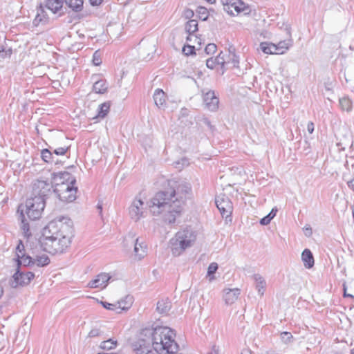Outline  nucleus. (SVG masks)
<instances>
[{"label": "nucleus", "instance_id": "obj_14", "mask_svg": "<svg viewBox=\"0 0 354 354\" xmlns=\"http://www.w3.org/2000/svg\"><path fill=\"white\" fill-rule=\"evenodd\" d=\"M134 249L133 255L134 259L140 261L143 259L147 254V245L146 243L140 240L139 238H136L133 241Z\"/></svg>", "mask_w": 354, "mask_h": 354}, {"label": "nucleus", "instance_id": "obj_3", "mask_svg": "<svg viewBox=\"0 0 354 354\" xmlns=\"http://www.w3.org/2000/svg\"><path fill=\"white\" fill-rule=\"evenodd\" d=\"M174 192H157L150 200L149 209L156 216H160L166 224H174L183 210V197L174 199Z\"/></svg>", "mask_w": 354, "mask_h": 354}, {"label": "nucleus", "instance_id": "obj_41", "mask_svg": "<svg viewBox=\"0 0 354 354\" xmlns=\"http://www.w3.org/2000/svg\"><path fill=\"white\" fill-rule=\"evenodd\" d=\"M92 62L95 66H99L101 64V63H102L101 55L98 51H95L93 53Z\"/></svg>", "mask_w": 354, "mask_h": 354}, {"label": "nucleus", "instance_id": "obj_26", "mask_svg": "<svg viewBox=\"0 0 354 354\" xmlns=\"http://www.w3.org/2000/svg\"><path fill=\"white\" fill-rule=\"evenodd\" d=\"M215 58L217 61V64L221 66L223 73L225 70V66L227 68L228 66H230V60L227 59V53H223L221 52Z\"/></svg>", "mask_w": 354, "mask_h": 354}, {"label": "nucleus", "instance_id": "obj_56", "mask_svg": "<svg viewBox=\"0 0 354 354\" xmlns=\"http://www.w3.org/2000/svg\"><path fill=\"white\" fill-rule=\"evenodd\" d=\"M348 145V143H346L345 141L344 142H337V146L339 147V150H344L346 147Z\"/></svg>", "mask_w": 354, "mask_h": 354}, {"label": "nucleus", "instance_id": "obj_1", "mask_svg": "<svg viewBox=\"0 0 354 354\" xmlns=\"http://www.w3.org/2000/svg\"><path fill=\"white\" fill-rule=\"evenodd\" d=\"M176 333L169 328L158 326L141 330L138 340L133 344L136 354H153L151 347L158 354H174L178 350Z\"/></svg>", "mask_w": 354, "mask_h": 354}, {"label": "nucleus", "instance_id": "obj_6", "mask_svg": "<svg viewBox=\"0 0 354 354\" xmlns=\"http://www.w3.org/2000/svg\"><path fill=\"white\" fill-rule=\"evenodd\" d=\"M45 207V201L41 198L31 197L26 203V214L30 220H36L41 217Z\"/></svg>", "mask_w": 354, "mask_h": 354}, {"label": "nucleus", "instance_id": "obj_10", "mask_svg": "<svg viewBox=\"0 0 354 354\" xmlns=\"http://www.w3.org/2000/svg\"><path fill=\"white\" fill-rule=\"evenodd\" d=\"M215 203L223 217H230L233 211V205L228 196L220 194L216 197Z\"/></svg>", "mask_w": 354, "mask_h": 354}, {"label": "nucleus", "instance_id": "obj_34", "mask_svg": "<svg viewBox=\"0 0 354 354\" xmlns=\"http://www.w3.org/2000/svg\"><path fill=\"white\" fill-rule=\"evenodd\" d=\"M117 345V342L109 339L106 341L102 342L100 344V348L104 350H110L114 348Z\"/></svg>", "mask_w": 354, "mask_h": 354}, {"label": "nucleus", "instance_id": "obj_60", "mask_svg": "<svg viewBox=\"0 0 354 354\" xmlns=\"http://www.w3.org/2000/svg\"><path fill=\"white\" fill-rule=\"evenodd\" d=\"M344 297L354 299V296L353 295L346 293V288L345 285H344Z\"/></svg>", "mask_w": 354, "mask_h": 354}, {"label": "nucleus", "instance_id": "obj_55", "mask_svg": "<svg viewBox=\"0 0 354 354\" xmlns=\"http://www.w3.org/2000/svg\"><path fill=\"white\" fill-rule=\"evenodd\" d=\"M24 249V245H23L22 242H21V241H19V244H18V245H17V253H19V254H20L21 255L22 254H24V253L23 252Z\"/></svg>", "mask_w": 354, "mask_h": 354}, {"label": "nucleus", "instance_id": "obj_64", "mask_svg": "<svg viewBox=\"0 0 354 354\" xmlns=\"http://www.w3.org/2000/svg\"><path fill=\"white\" fill-rule=\"evenodd\" d=\"M176 164V167L178 168V169H180L181 167L179 166L180 165V162H175Z\"/></svg>", "mask_w": 354, "mask_h": 354}, {"label": "nucleus", "instance_id": "obj_37", "mask_svg": "<svg viewBox=\"0 0 354 354\" xmlns=\"http://www.w3.org/2000/svg\"><path fill=\"white\" fill-rule=\"evenodd\" d=\"M197 13L203 21H205L208 17L207 10L204 7H199L197 10Z\"/></svg>", "mask_w": 354, "mask_h": 354}, {"label": "nucleus", "instance_id": "obj_33", "mask_svg": "<svg viewBox=\"0 0 354 354\" xmlns=\"http://www.w3.org/2000/svg\"><path fill=\"white\" fill-rule=\"evenodd\" d=\"M110 105L109 103H103L99 106V111L97 117L104 118L109 111Z\"/></svg>", "mask_w": 354, "mask_h": 354}, {"label": "nucleus", "instance_id": "obj_47", "mask_svg": "<svg viewBox=\"0 0 354 354\" xmlns=\"http://www.w3.org/2000/svg\"><path fill=\"white\" fill-rule=\"evenodd\" d=\"M343 178L344 180L347 182V185L349 187V188L354 191V178H348L346 174H344L343 176Z\"/></svg>", "mask_w": 354, "mask_h": 354}, {"label": "nucleus", "instance_id": "obj_38", "mask_svg": "<svg viewBox=\"0 0 354 354\" xmlns=\"http://www.w3.org/2000/svg\"><path fill=\"white\" fill-rule=\"evenodd\" d=\"M23 211L24 209H21V215H20V217H21V223H22V226H21V228L25 234V236H28V232H29V225H28V223L25 222V219H24V215L23 214Z\"/></svg>", "mask_w": 354, "mask_h": 354}, {"label": "nucleus", "instance_id": "obj_46", "mask_svg": "<svg viewBox=\"0 0 354 354\" xmlns=\"http://www.w3.org/2000/svg\"><path fill=\"white\" fill-rule=\"evenodd\" d=\"M216 65H218V64H217V61L215 57L214 58H213V57L209 58L206 61V66L209 68L213 69Z\"/></svg>", "mask_w": 354, "mask_h": 354}, {"label": "nucleus", "instance_id": "obj_43", "mask_svg": "<svg viewBox=\"0 0 354 354\" xmlns=\"http://www.w3.org/2000/svg\"><path fill=\"white\" fill-rule=\"evenodd\" d=\"M270 47V44L268 42H261L260 44L261 50L266 54H271V50Z\"/></svg>", "mask_w": 354, "mask_h": 354}, {"label": "nucleus", "instance_id": "obj_16", "mask_svg": "<svg viewBox=\"0 0 354 354\" xmlns=\"http://www.w3.org/2000/svg\"><path fill=\"white\" fill-rule=\"evenodd\" d=\"M241 294L239 288H225L223 290V299L227 305H232Z\"/></svg>", "mask_w": 354, "mask_h": 354}, {"label": "nucleus", "instance_id": "obj_5", "mask_svg": "<svg viewBox=\"0 0 354 354\" xmlns=\"http://www.w3.org/2000/svg\"><path fill=\"white\" fill-rule=\"evenodd\" d=\"M59 176L60 178L66 180V181L70 180V182L57 183L54 192L62 201H73L76 198V192L77 190V188L73 186V184L75 183V179H71L70 174L66 171L59 173Z\"/></svg>", "mask_w": 354, "mask_h": 354}, {"label": "nucleus", "instance_id": "obj_32", "mask_svg": "<svg viewBox=\"0 0 354 354\" xmlns=\"http://www.w3.org/2000/svg\"><path fill=\"white\" fill-rule=\"evenodd\" d=\"M339 105L343 111H350L352 109V102L348 97H342L339 99Z\"/></svg>", "mask_w": 354, "mask_h": 354}, {"label": "nucleus", "instance_id": "obj_2", "mask_svg": "<svg viewBox=\"0 0 354 354\" xmlns=\"http://www.w3.org/2000/svg\"><path fill=\"white\" fill-rule=\"evenodd\" d=\"M73 236L71 222L54 220L42 230L39 242L43 250L51 254L62 253L67 249Z\"/></svg>", "mask_w": 354, "mask_h": 354}, {"label": "nucleus", "instance_id": "obj_8", "mask_svg": "<svg viewBox=\"0 0 354 354\" xmlns=\"http://www.w3.org/2000/svg\"><path fill=\"white\" fill-rule=\"evenodd\" d=\"M53 185L48 180L38 179L32 184V197H39L45 201L46 197L51 192Z\"/></svg>", "mask_w": 354, "mask_h": 354}, {"label": "nucleus", "instance_id": "obj_27", "mask_svg": "<svg viewBox=\"0 0 354 354\" xmlns=\"http://www.w3.org/2000/svg\"><path fill=\"white\" fill-rule=\"evenodd\" d=\"M47 19L45 17L44 11L41 7H39V8L37 9V13L32 24L35 26H38L41 23H45Z\"/></svg>", "mask_w": 354, "mask_h": 354}, {"label": "nucleus", "instance_id": "obj_12", "mask_svg": "<svg viewBox=\"0 0 354 354\" xmlns=\"http://www.w3.org/2000/svg\"><path fill=\"white\" fill-rule=\"evenodd\" d=\"M203 102L205 107L211 111H216L218 108L219 100L214 91L209 90L203 93Z\"/></svg>", "mask_w": 354, "mask_h": 354}, {"label": "nucleus", "instance_id": "obj_48", "mask_svg": "<svg viewBox=\"0 0 354 354\" xmlns=\"http://www.w3.org/2000/svg\"><path fill=\"white\" fill-rule=\"evenodd\" d=\"M194 11L192 9L186 8L183 11V17L187 19H189L194 16Z\"/></svg>", "mask_w": 354, "mask_h": 354}, {"label": "nucleus", "instance_id": "obj_62", "mask_svg": "<svg viewBox=\"0 0 354 354\" xmlns=\"http://www.w3.org/2000/svg\"><path fill=\"white\" fill-rule=\"evenodd\" d=\"M241 354H252V352L250 350L245 349L241 352Z\"/></svg>", "mask_w": 354, "mask_h": 354}, {"label": "nucleus", "instance_id": "obj_44", "mask_svg": "<svg viewBox=\"0 0 354 354\" xmlns=\"http://www.w3.org/2000/svg\"><path fill=\"white\" fill-rule=\"evenodd\" d=\"M216 50V46L214 44H209L206 46L205 51L207 55L213 54Z\"/></svg>", "mask_w": 354, "mask_h": 354}, {"label": "nucleus", "instance_id": "obj_20", "mask_svg": "<svg viewBox=\"0 0 354 354\" xmlns=\"http://www.w3.org/2000/svg\"><path fill=\"white\" fill-rule=\"evenodd\" d=\"M133 302V297L131 295H127L117 302L118 308L121 310H127L131 308Z\"/></svg>", "mask_w": 354, "mask_h": 354}, {"label": "nucleus", "instance_id": "obj_19", "mask_svg": "<svg viewBox=\"0 0 354 354\" xmlns=\"http://www.w3.org/2000/svg\"><path fill=\"white\" fill-rule=\"evenodd\" d=\"M252 277L256 283L255 286L259 295L261 296L263 295L266 286L264 278L259 274H254Z\"/></svg>", "mask_w": 354, "mask_h": 354}, {"label": "nucleus", "instance_id": "obj_59", "mask_svg": "<svg viewBox=\"0 0 354 354\" xmlns=\"http://www.w3.org/2000/svg\"><path fill=\"white\" fill-rule=\"evenodd\" d=\"M89 1L92 6H95L100 5L102 3L103 0H89Z\"/></svg>", "mask_w": 354, "mask_h": 354}, {"label": "nucleus", "instance_id": "obj_7", "mask_svg": "<svg viewBox=\"0 0 354 354\" xmlns=\"http://www.w3.org/2000/svg\"><path fill=\"white\" fill-rule=\"evenodd\" d=\"M223 6V10L230 15H238L243 12L244 15H248L250 12V9L241 0H221Z\"/></svg>", "mask_w": 354, "mask_h": 354}, {"label": "nucleus", "instance_id": "obj_63", "mask_svg": "<svg viewBox=\"0 0 354 354\" xmlns=\"http://www.w3.org/2000/svg\"><path fill=\"white\" fill-rule=\"evenodd\" d=\"M97 209H100V212H102V205L100 204H98L97 206Z\"/></svg>", "mask_w": 354, "mask_h": 354}, {"label": "nucleus", "instance_id": "obj_9", "mask_svg": "<svg viewBox=\"0 0 354 354\" xmlns=\"http://www.w3.org/2000/svg\"><path fill=\"white\" fill-rule=\"evenodd\" d=\"M145 213L146 205L144 201L140 198L136 197L129 208V214L131 218L137 222L141 218L145 216Z\"/></svg>", "mask_w": 354, "mask_h": 354}, {"label": "nucleus", "instance_id": "obj_49", "mask_svg": "<svg viewBox=\"0 0 354 354\" xmlns=\"http://www.w3.org/2000/svg\"><path fill=\"white\" fill-rule=\"evenodd\" d=\"M12 54V50L10 48L8 50H0V59H4L6 57H9Z\"/></svg>", "mask_w": 354, "mask_h": 354}, {"label": "nucleus", "instance_id": "obj_31", "mask_svg": "<svg viewBox=\"0 0 354 354\" xmlns=\"http://www.w3.org/2000/svg\"><path fill=\"white\" fill-rule=\"evenodd\" d=\"M53 147H49V149H44L41 151V158L46 162H51L53 161Z\"/></svg>", "mask_w": 354, "mask_h": 354}, {"label": "nucleus", "instance_id": "obj_45", "mask_svg": "<svg viewBox=\"0 0 354 354\" xmlns=\"http://www.w3.org/2000/svg\"><path fill=\"white\" fill-rule=\"evenodd\" d=\"M218 269V265L216 263H212L209 264L207 268V274L211 276L214 274Z\"/></svg>", "mask_w": 354, "mask_h": 354}, {"label": "nucleus", "instance_id": "obj_15", "mask_svg": "<svg viewBox=\"0 0 354 354\" xmlns=\"http://www.w3.org/2000/svg\"><path fill=\"white\" fill-rule=\"evenodd\" d=\"M111 278V276L107 273H100L88 283V286L91 288H104Z\"/></svg>", "mask_w": 354, "mask_h": 354}, {"label": "nucleus", "instance_id": "obj_17", "mask_svg": "<svg viewBox=\"0 0 354 354\" xmlns=\"http://www.w3.org/2000/svg\"><path fill=\"white\" fill-rule=\"evenodd\" d=\"M301 260L306 268H311L313 267L315 260L311 251L309 249H305L301 253Z\"/></svg>", "mask_w": 354, "mask_h": 354}, {"label": "nucleus", "instance_id": "obj_4", "mask_svg": "<svg viewBox=\"0 0 354 354\" xmlns=\"http://www.w3.org/2000/svg\"><path fill=\"white\" fill-rule=\"evenodd\" d=\"M196 239V233L190 227L178 231L170 241L172 254L180 255L187 248H190Z\"/></svg>", "mask_w": 354, "mask_h": 354}, {"label": "nucleus", "instance_id": "obj_61", "mask_svg": "<svg viewBox=\"0 0 354 354\" xmlns=\"http://www.w3.org/2000/svg\"><path fill=\"white\" fill-rule=\"evenodd\" d=\"M263 354H279V353L274 350H269L266 351Z\"/></svg>", "mask_w": 354, "mask_h": 354}, {"label": "nucleus", "instance_id": "obj_58", "mask_svg": "<svg viewBox=\"0 0 354 354\" xmlns=\"http://www.w3.org/2000/svg\"><path fill=\"white\" fill-rule=\"evenodd\" d=\"M277 212V208H272L270 212L267 216H270V219L272 220L276 216Z\"/></svg>", "mask_w": 354, "mask_h": 354}, {"label": "nucleus", "instance_id": "obj_57", "mask_svg": "<svg viewBox=\"0 0 354 354\" xmlns=\"http://www.w3.org/2000/svg\"><path fill=\"white\" fill-rule=\"evenodd\" d=\"M307 130L309 133H313L314 131V124L312 122H309L307 124Z\"/></svg>", "mask_w": 354, "mask_h": 354}, {"label": "nucleus", "instance_id": "obj_28", "mask_svg": "<svg viewBox=\"0 0 354 354\" xmlns=\"http://www.w3.org/2000/svg\"><path fill=\"white\" fill-rule=\"evenodd\" d=\"M17 261L18 266H32L33 259L28 255H25L24 254L21 255L20 254L17 253Z\"/></svg>", "mask_w": 354, "mask_h": 354}, {"label": "nucleus", "instance_id": "obj_18", "mask_svg": "<svg viewBox=\"0 0 354 354\" xmlns=\"http://www.w3.org/2000/svg\"><path fill=\"white\" fill-rule=\"evenodd\" d=\"M155 104L159 108H163L166 104V95L162 89H156L153 93Z\"/></svg>", "mask_w": 354, "mask_h": 354}, {"label": "nucleus", "instance_id": "obj_35", "mask_svg": "<svg viewBox=\"0 0 354 354\" xmlns=\"http://www.w3.org/2000/svg\"><path fill=\"white\" fill-rule=\"evenodd\" d=\"M281 341L285 344H290L293 342L294 337L289 332H282L281 333Z\"/></svg>", "mask_w": 354, "mask_h": 354}, {"label": "nucleus", "instance_id": "obj_29", "mask_svg": "<svg viewBox=\"0 0 354 354\" xmlns=\"http://www.w3.org/2000/svg\"><path fill=\"white\" fill-rule=\"evenodd\" d=\"M93 89L96 93H104L106 91L107 86L104 80H99L95 82Z\"/></svg>", "mask_w": 354, "mask_h": 354}, {"label": "nucleus", "instance_id": "obj_36", "mask_svg": "<svg viewBox=\"0 0 354 354\" xmlns=\"http://www.w3.org/2000/svg\"><path fill=\"white\" fill-rule=\"evenodd\" d=\"M290 43L286 41H281L277 44V48L280 52V54H283L290 46Z\"/></svg>", "mask_w": 354, "mask_h": 354}, {"label": "nucleus", "instance_id": "obj_30", "mask_svg": "<svg viewBox=\"0 0 354 354\" xmlns=\"http://www.w3.org/2000/svg\"><path fill=\"white\" fill-rule=\"evenodd\" d=\"M185 30L189 35L195 32L198 30V22L196 20L190 19L185 25Z\"/></svg>", "mask_w": 354, "mask_h": 354}, {"label": "nucleus", "instance_id": "obj_24", "mask_svg": "<svg viewBox=\"0 0 354 354\" xmlns=\"http://www.w3.org/2000/svg\"><path fill=\"white\" fill-rule=\"evenodd\" d=\"M50 263V259L46 254H42L39 256H36L35 259H33L32 265H37L39 267H44L48 265Z\"/></svg>", "mask_w": 354, "mask_h": 354}, {"label": "nucleus", "instance_id": "obj_42", "mask_svg": "<svg viewBox=\"0 0 354 354\" xmlns=\"http://www.w3.org/2000/svg\"><path fill=\"white\" fill-rule=\"evenodd\" d=\"M195 47L194 46L187 45L183 48V53L185 55H189L194 53Z\"/></svg>", "mask_w": 354, "mask_h": 354}, {"label": "nucleus", "instance_id": "obj_13", "mask_svg": "<svg viewBox=\"0 0 354 354\" xmlns=\"http://www.w3.org/2000/svg\"><path fill=\"white\" fill-rule=\"evenodd\" d=\"M168 192H174V199L180 198V196L183 197V204L187 198V195L189 194L192 192V186L190 183L187 182L180 183L176 189L168 190Z\"/></svg>", "mask_w": 354, "mask_h": 354}, {"label": "nucleus", "instance_id": "obj_50", "mask_svg": "<svg viewBox=\"0 0 354 354\" xmlns=\"http://www.w3.org/2000/svg\"><path fill=\"white\" fill-rule=\"evenodd\" d=\"M8 345V339L0 334V352Z\"/></svg>", "mask_w": 354, "mask_h": 354}, {"label": "nucleus", "instance_id": "obj_21", "mask_svg": "<svg viewBox=\"0 0 354 354\" xmlns=\"http://www.w3.org/2000/svg\"><path fill=\"white\" fill-rule=\"evenodd\" d=\"M171 307V302L167 298L160 300L157 304V310L161 314H167Z\"/></svg>", "mask_w": 354, "mask_h": 354}, {"label": "nucleus", "instance_id": "obj_52", "mask_svg": "<svg viewBox=\"0 0 354 354\" xmlns=\"http://www.w3.org/2000/svg\"><path fill=\"white\" fill-rule=\"evenodd\" d=\"M270 221V216H266L260 220V223L263 225H268Z\"/></svg>", "mask_w": 354, "mask_h": 354}, {"label": "nucleus", "instance_id": "obj_40", "mask_svg": "<svg viewBox=\"0 0 354 354\" xmlns=\"http://www.w3.org/2000/svg\"><path fill=\"white\" fill-rule=\"evenodd\" d=\"M68 149L69 147H57L53 149V153L57 156L64 155Z\"/></svg>", "mask_w": 354, "mask_h": 354}, {"label": "nucleus", "instance_id": "obj_51", "mask_svg": "<svg viewBox=\"0 0 354 354\" xmlns=\"http://www.w3.org/2000/svg\"><path fill=\"white\" fill-rule=\"evenodd\" d=\"M100 335V331L97 328L92 329L88 333V336L91 337H97V336H99Z\"/></svg>", "mask_w": 354, "mask_h": 354}, {"label": "nucleus", "instance_id": "obj_22", "mask_svg": "<svg viewBox=\"0 0 354 354\" xmlns=\"http://www.w3.org/2000/svg\"><path fill=\"white\" fill-rule=\"evenodd\" d=\"M46 8L53 13H57L63 6V0H47Z\"/></svg>", "mask_w": 354, "mask_h": 354}, {"label": "nucleus", "instance_id": "obj_39", "mask_svg": "<svg viewBox=\"0 0 354 354\" xmlns=\"http://www.w3.org/2000/svg\"><path fill=\"white\" fill-rule=\"evenodd\" d=\"M101 304L106 309L114 310L116 311L117 313H120V311H118L117 303L110 304L106 301H101Z\"/></svg>", "mask_w": 354, "mask_h": 354}, {"label": "nucleus", "instance_id": "obj_11", "mask_svg": "<svg viewBox=\"0 0 354 354\" xmlns=\"http://www.w3.org/2000/svg\"><path fill=\"white\" fill-rule=\"evenodd\" d=\"M34 277L35 274L32 272H24L17 270L13 274L10 284L12 288H17L18 286L27 285Z\"/></svg>", "mask_w": 354, "mask_h": 354}, {"label": "nucleus", "instance_id": "obj_54", "mask_svg": "<svg viewBox=\"0 0 354 354\" xmlns=\"http://www.w3.org/2000/svg\"><path fill=\"white\" fill-rule=\"evenodd\" d=\"M270 50H271V54H280V52L279 51L277 48V46L276 44L270 43Z\"/></svg>", "mask_w": 354, "mask_h": 354}, {"label": "nucleus", "instance_id": "obj_25", "mask_svg": "<svg viewBox=\"0 0 354 354\" xmlns=\"http://www.w3.org/2000/svg\"><path fill=\"white\" fill-rule=\"evenodd\" d=\"M227 59L230 60V65L232 67H239V60L238 56L234 53V48L229 49L228 53H227Z\"/></svg>", "mask_w": 354, "mask_h": 354}, {"label": "nucleus", "instance_id": "obj_53", "mask_svg": "<svg viewBox=\"0 0 354 354\" xmlns=\"http://www.w3.org/2000/svg\"><path fill=\"white\" fill-rule=\"evenodd\" d=\"M304 234L306 236H310L312 235V228L309 225H306L304 228Z\"/></svg>", "mask_w": 354, "mask_h": 354}, {"label": "nucleus", "instance_id": "obj_23", "mask_svg": "<svg viewBox=\"0 0 354 354\" xmlns=\"http://www.w3.org/2000/svg\"><path fill=\"white\" fill-rule=\"evenodd\" d=\"M72 10L80 12L83 9L84 0H64Z\"/></svg>", "mask_w": 354, "mask_h": 354}]
</instances>
